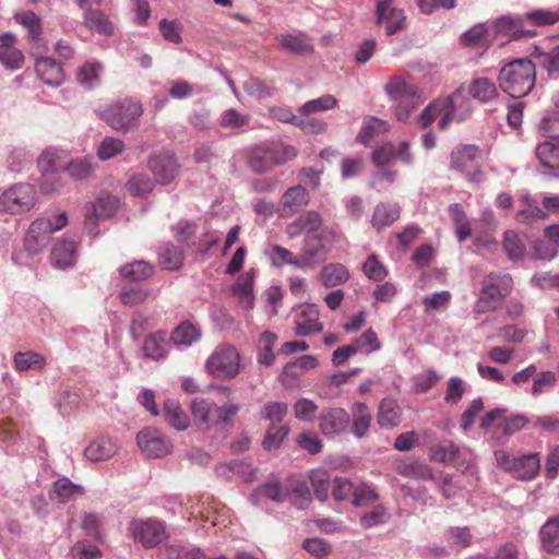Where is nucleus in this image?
<instances>
[{
	"instance_id": "nucleus-1",
	"label": "nucleus",
	"mask_w": 559,
	"mask_h": 559,
	"mask_svg": "<svg viewBox=\"0 0 559 559\" xmlns=\"http://www.w3.org/2000/svg\"><path fill=\"white\" fill-rule=\"evenodd\" d=\"M239 409L240 406L235 403L218 406L215 402L205 399H194L191 402L192 420L201 431H226L233 425V418Z\"/></svg>"
},
{
	"instance_id": "nucleus-2",
	"label": "nucleus",
	"mask_w": 559,
	"mask_h": 559,
	"mask_svg": "<svg viewBox=\"0 0 559 559\" xmlns=\"http://www.w3.org/2000/svg\"><path fill=\"white\" fill-rule=\"evenodd\" d=\"M499 85L513 98L526 96L536 81L535 64L528 59H515L500 70Z\"/></svg>"
},
{
	"instance_id": "nucleus-3",
	"label": "nucleus",
	"mask_w": 559,
	"mask_h": 559,
	"mask_svg": "<svg viewBox=\"0 0 559 559\" xmlns=\"http://www.w3.org/2000/svg\"><path fill=\"white\" fill-rule=\"evenodd\" d=\"M513 280L509 273L491 272L481 281L478 298L474 305L475 313L496 311L511 294Z\"/></svg>"
},
{
	"instance_id": "nucleus-4",
	"label": "nucleus",
	"mask_w": 559,
	"mask_h": 559,
	"mask_svg": "<svg viewBox=\"0 0 559 559\" xmlns=\"http://www.w3.org/2000/svg\"><path fill=\"white\" fill-rule=\"evenodd\" d=\"M297 155L295 146L275 141L253 146L248 155V164L254 173H265L295 159Z\"/></svg>"
},
{
	"instance_id": "nucleus-5",
	"label": "nucleus",
	"mask_w": 559,
	"mask_h": 559,
	"mask_svg": "<svg viewBox=\"0 0 559 559\" xmlns=\"http://www.w3.org/2000/svg\"><path fill=\"white\" fill-rule=\"evenodd\" d=\"M142 115L141 103L130 98L118 100L99 114L114 130L123 133L138 129Z\"/></svg>"
},
{
	"instance_id": "nucleus-6",
	"label": "nucleus",
	"mask_w": 559,
	"mask_h": 559,
	"mask_svg": "<svg viewBox=\"0 0 559 559\" xmlns=\"http://www.w3.org/2000/svg\"><path fill=\"white\" fill-rule=\"evenodd\" d=\"M240 354L234 345L221 344L207 357L204 368L218 380H233L240 373Z\"/></svg>"
},
{
	"instance_id": "nucleus-7",
	"label": "nucleus",
	"mask_w": 559,
	"mask_h": 559,
	"mask_svg": "<svg viewBox=\"0 0 559 559\" xmlns=\"http://www.w3.org/2000/svg\"><path fill=\"white\" fill-rule=\"evenodd\" d=\"M479 158L480 150L477 145L461 144L450 154V167L463 174L467 181L478 185L485 180V173L478 164Z\"/></svg>"
},
{
	"instance_id": "nucleus-8",
	"label": "nucleus",
	"mask_w": 559,
	"mask_h": 559,
	"mask_svg": "<svg viewBox=\"0 0 559 559\" xmlns=\"http://www.w3.org/2000/svg\"><path fill=\"white\" fill-rule=\"evenodd\" d=\"M37 202V194L29 183H16L0 195V213L19 215L31 211Z\"/></svg>"
},
{
	"instance_id": "nucleus-9",
	"label": "nucleus",
	"mask_w": 559,
	"mask_h": 559,
	"mask_svg": "<svg viewBox=\"0 0 559 559\" xmlns=\"http://www.w3.org/2000/svg\"><path fill=\"white\" fill-rule=\"evenodd\" d=\"M506 412L507 409L503 408H495L480 419V427L485 430L492 427L491 436L498 441L507 439L528 424V419L524 415L504 417Z\"/></svg>"
},
{
	"instance_id": "nucleus-10",
	"label": "nucleus",
	"mask_w": 559,
	"mask_h": 559,
	"mask_svg": "<svg viewBox=\"0 0 559 559\" xmlns=\"http://www.w3.org/2000/svg\"><path fill=\"white\" fill-rule=\"evenodd\" d=\"M495 457L499 466L511 472L519 479H533L540 469L538 453H530L519 457L512 456L507 451H495Z\"/></svg>"
},
{
	"instance_id": "nucleus-11",
	"label": "nucleus",
	"mask_w": 559,
	"mask_h": 559,
	"mask_svg": "<svg viewBox=\"0 0 559 559\" xmlns=\"http://www.w3.org/2000/svg\"><path fill=\"white\" fill-rule=\"evenodd\" d=\"M461 98L460 93H454L449 97L438 98L430 103L419 117L421 128H427L437 118H440L438 123L439 129L445 130L450 122L455 119V106Z\"/></svg>"
},
{
	"instance_id": "nucleus-12",
	"label": "nucleus",
	"mask_w": 559,
	"mask_h": 559,
	"mask_svg": "<svg viewBox=\"0 0 559 559\" xmlns=\"http://www.w3.org/2000/svg\"><path fill=\"white\" fill-rule=\"evenodd\" d=\"M129 531L134 540L145 547H154L166 538V530L163 523L156 520H133Z\"/></svg>"
},
{
	"instance_id": "nucleus-13",
	"label": "nucleus",
	"mask_w": 559,
	"mask_h": 559,
	"mask_svg": "<svg viewBox=\"0 0 559 559\" xmlns=\"http://www.w3.org/2000/svg\"><path fill=\"white\" fill-rule=\"evenodd\" d=\"M318 421L321 433L333 438L346 431L350 416L342 407H325L320 412Z\"/></svg>"
},
{
	"instance_id": "nucleus-14",
	"label": "nucleus",
	"mask_w": 559,
	"mask_h": 559,
	"mask_svg": "<svg viewBox=\"0 0 559 559\" xmlns=\"http://www.w3.org/2000/svg\"><path fill=\"white\" fill-rule=\"evenodd\" d=\"M119 207V200L114 195H100L95 203L86 207L85 229L95 237L97 235L96 221L111 217Z\"/></svg>"
},
{
	"instance_id": "nucleus-15",
	"label": "nucleus",
	"mask_w": 559,
	"mask_h": 559,
	"mask_svg": "<svg viewBox=\"0 0 559 559\" xmlns=\"http://www.w3.org/2000/svg\"><path fill=\"white\" fill-rule=\"evenodd\" d=\"M294 322L295 333L298 336L319 333L323 329L319 309L314 305L305 304L299 306L295 311Z\"/></svg>"
},
{
	"instance_id": "nucleus-16",
	"label": "nucleus",
	"mask_w": 559,
	"mask_h": 559,
	"mask_svg": "<svg viewBox=\"0 0 559 559\" xmlns=\"http://www.w3.org/2000/svg\"><path fill=\"white\" fill-rule=\"evenodd\" d=\"M52 234L51 219L48 217H40L35 219L26 234L25 247L29 252H37L45 248Z\"/></svg>"
},
{
	"instance_id": "nucleus-17",
	"label": "nucleus",
	"mask_w": 559,
	"mask_h": 559,
	"mask_svg": "<svg viewBox=\"0 0 559 559\" xmlns=\"http://www.w3.org/2000/svg\"><path fill=\"white\" fill-rule=\"evenodd\" d=\"M141 451L152 457H160L169 453L170 444L158 431L144 429L136 435Z\"/></svg>"
},
{
	"instance_id": "nucleus-18",
	"label": "nucleus",
	"mask_w": 559,
	"mask_h": 559,
	"mask_svg": "<svg viewBox=\"0 0 559 559\" xmlns=\"http://www.w3.org/2000/svg\"><path fill=\"white\" fill-rule=\"evenodd\" d=\"M309 202L307 189L300 185L288 188L282 195L278 212L282 217H288L300 211Z\"/></svg>"
},
{
	"instance_id": "nucleus-19",
	"label": "nucleus",
	"mask_w": 559,
	"mask_h": 559,
	"mask_svg": "<svg viewBox=\"0 0 559 559\" xmlns=\"http://www.w3.org/2000/svg\"><path fill=\"white\" fill-rule=\"evenodd\" d=\"M394 0L377 1V23H386V34H395L404 27L405 15L402 10L392 8Z\"/></svg>"
},
{
	"instance_id": "nucleus-20",
	"label": "nucleus",
	"mask_w": 559,
	"mask_h": 559,
	"mask_svg": "<svg viewBox=\"0 0 559 559\" xmlns=\"http://www.w3.org/2000/svg\"><path fill=\"white\" fill-rule=\"evenodd\" d=\"M280 49L294 55H310L313 52L312 39L304 32L278 34L275 37Z\"/></svg>"
},
{
	"instance_id": "nucleus-21",
	"label": "nucleus",
	"mask_w": 559,
	"mask_h": 559,
	"mask_svg": "<svg viewBox=\"0 0 559 559\" xmlns=\"http://www.w3.org/2000/svg\"><path fill=\"white\" fill-rule=\"evenodd\" d=\"M328 252L329 249L325 248L324 242L319 241L316 236H307L298 255L301 269L313 267L323 262Z\"/></svg>"
},
{
	"instance_id": "nucleus-22",
	"label": "nucleus",
	"mask_w": 559,
	"mask_h": 559,
	"mask_svg": "<svg viewBox=\"0 0 559 559\" xmlns=\"http://www.w3.org/2000/svg\"><path fill=\"white\" fill-rule=\"evenodd\" d=\"M148 168L159 183L167 185L175 179L178 164L174 156L168 154L154 155L148 159Z\"/></svg>"
},
{
	"instance_id": "nucleus-23",
	"label": "nucleus",
	"mask_w": 559,
	"mask_h": 559,
	"mask_svg": "<svg viewBox=\"0 0 559 559\" xmlns=\"http://www.w3.org/2000/svg\"><path fill=\"white\" fill-rule=\"evenodd\" d=\"M287 501L298 509H306L312 501L307 479L301 475H293L285 479Z\"/></svg>"
},
{
	"instance_id": "nucleus-24",
	"label": "nucleus",
	"mask_w": 559,
	"mask_h": 559,
	"mask_svg": "<svg viewBox=\"0 0 559 559\" xmlns=\"http://www.w3.org/2000/svg\"><path fill=\"white\" fill-rule=\"evenodd\" d=\"M168 338L166 331H156L147 334L142 344L143 357L154 361L162 360L168 355Z\"/></svg>"
},
{
	"instance_id": "nucleus-25",
	"label": "nucleus",
	"mask_w": 559,
	"mask_h": 559,
	"mask_svg": "<svg viewBox=\"0 0 559 559\" xmlns=\"http://www.w3.org/2000/svg\"><path fill=\"white\" fill-rule=\"evenodd\" d=\"M35 71L37 76L47 85L59 86L64 81L63 68L53 58H37L35 62Z\"/></svg>"
},
{
	"instance_id": "nucleus-26",
	"label": "nucleus",
	"mask_w": 559,
	"mask_h": 559,
	"mask_svg": "<svg viewBox=\"0 0 559 559\" xmlns=\"http://www.w3.org/2000/svg\"><path fill=\"white\" fill-rule=\"evenodd\" d=\"M321 225V215L316 211H308L286 226V234L290 239H295L302 233L311 234L319 230Z\"/></svg>"
},
{
	"instance_id": "nucleus-27",
	"label": "nucleus",
	"mask_w": 559,
	"mask_h": 559,
	"mask_svg": "<svg viewBox=\"0 0 559 559\" xmlns=\"http://www.w3.org/2000/svg\"><path fill=\"white\" fill-rule=\"evenodd\" d=\"M536 156L545 168L555 170L559 176V136L550 135V139L539 143Z\"/></svg>"
},
{
	"instance_id": "nucleus-28",
	"label": "nucleus",
	"mask_w": 559,
	"mask_h": 559,
	"mask_svg": "<svg viewBox=\"0 0 559 559\" xmlns=\"http://www.w3.org/2000/svg\"><path fill=\"white\" fill-rule=\"evenodd\" d=\"M386 94L394 100L420 99L419 90L400 76H393L385 85Z\"/></svg>"
},
{
	"instance_id": "nucleus-29",
	"label": "nucleus",
	"mask_w": 559,
	"mask_h": 559,
	"mask_svg": "<svg viewBox=\"0 0 559 559\" xmlns=\"http://www.w3.org/2000/svg\"><path fill=\"white\" fill-rule=\"evenodd\" d=\"M524 23H526L524 15L516 17L502 16L497 20L496 28L499 34L510 36L514 39L534 36L535 32L525 29Z\"/></svg>"
},
{
	"instance_id": "nucleus-30",
	"label": "nucleus",
	"mask_w": 559,
	"mask_h": 559,
	"mask_svg": "<svg viewBox=\"0 0 559 559\" xmlns=\"http://www.w3.org/2000/svg\"><path fill=\"white\" fill-rule=\"evenodd\" d=\"M372 423V415L369 407L361 402H356L352 406V432L358 439L368 435Z\"/></svg>"
},
{
	"instance_id": "nucleus-31",
	"label": "nucleus",
	"mask_w": 559,
	"mask_h": 559,
	"mask_svg": "<svg viewBox=\"0 0 559 559\" xmlns=\"http://www.w3.org/2000/svg\"><path fill=\"white\" fill-rule=\"evenodd\" d=\"M118 451L117 443L108 437H100L93 440L85 449L84 455L87 460L97 462L114 456Z\"/></svg>"
},
{
	"instance_id": "nucleus-32",
	"label": "nucleus",
	"mask_w": 559,
	"mask_h": 559,
	"mask_svg": "<svg viewBox=\"0 0 559 559\" xmlns=\"http://www.w3.org/2000/svg\"><path fill=\"white\" fill-rule=\"evenodd\" d=\"M13 44L14 37L11 34L0 37V62L9 69H20L23 66L24 56Z\"/></svg>"
},
{
	"instance_id": "nucleus-33",
	"label": "nucleus",
	"mask_w": 559,
	"mask_h": 559,
	"mask_svg": "<svg viewBox=\"0 0 559 559\" xmlns=\"http://www.w3.org/2000/svg\"><path fill=\"white\" fill-rule=\"evenodd\" d=\"M543 549L550 555H559V516L549 518L539 532Z\"/></svg>"
},
{
	"instance_id": "nucleus-34",
	"label": "nucleus",
	"mask_w": 559,
	"mask_h": 559,
	"mask_svg": "<svg viewBox=\"0 0 559 559\" xmlns=\"http://www.w3.org/2000/svg\"><path fill=\"white\" fill-rule=\"evenodd\" d=\"M76 258V242L73 239H62L51 251V262L58 267L71 266Z\"/></svg>"
},
{
	"instance_id": "nucleus-35",
	"label": "nucleus",
	"mask_w": 559,
	"mask_h": 559,
	"mask_svg": "<svg viewBox=\"0 0 559 559\" xmlns=\"http://www.w3.org/2000/svg\"><path fill=\"white\" fill-rule=\"evenodd\" d=\"M253 281L254 273L252 271H248L238 277L231 288L234 295L239 298L246 309H251L253 307Z\"/></svg>"
},
{
	"instance_id": "nucleus-36",
	"label": "nucleus",
	"mask_w": 559,
	"mask_h": 559,
	"mask_svg": "<svg viewBox=\"0 0 559 559\" xmlns=\"http://www.w3.org/2000/svg\"><path fill=\"white\" fill-rule=\"evenodd\" d=\"M83 495V489L81 486L73 484L68 478H60L56 480L52 485V488L49 492V497L51 500H56L59 503H66L71 499L80 497Z\"/></svg>"
},
{
	"instance_id": "nucleus-37",
	"label": "nucleus",
	"mask_w": 559,
	"mask_h": 559,
	"mask_svg": "<svg viewBox=\"0 0 559 559\" xmlns=\"http://www.w3.org/2000/svg\"><path fill=\"white\" fill-rule=\"evenodd\" d=\"M183 251L173 243H166L158 250V263L165 270L178 271L183 264Z\"/></svg>"
},
{
	"instance_id": "nucleus-38",
	"label": "nucleus",
	"mask_w": 559,
	"mask_h": 559,
	"mask_svg": "<svg viewBox=\"0 0 559 559\" xmlns=\"http://www.w3.org/2000/svg\"><path fill=\"white\" fill-rule=\"evenodd\" d=\"M165 420L177 430H186L190 420L178 401L168 399L164 403Z\"/></svg>"
},
{
	"instance_id": "nucleus-39",
	"label": "nucleus",
	"mask_w": 559,
	"mask_h": 559,
	"mask_svg": "<svg viewBox=\"0 0 559 559\" xmlns=\"http://www.w3.org/2000/svg\"><path fill=\"white\" fill-rule=\"evenodd\" d=\"M400 217V206L391 203H380L376 206L371 225L377 229L381 230L384 227L390 226Z\"/></svg>"
},
{
	"instance_id": "nucleus-40",
	"label": "nucleus",
	"mask_w": 559,
	"mask_h": 559,
	"mask_svg": "<svg viewBox=\"0 0 559 559\" xmlns=\"http://www.w3.org/2000/svg\"><path fill=\"white\" fill-rule=\"evenodd\" d=\"M83 23L90 31L100 35L111 36L114 33V24L99 10H87L84 14Z\"/></svg>"
},
{
	"instance_id": "nucleus-41",
	"label": "nucleus",
	"mask_w": 559,
	"mask_h": 559,
	"mask_svg": "<svg viewBox=\"0 0 559 559\" xmlns=\"http://www.w3.org/2000/svg\"><path fill=\"white\" fill-rule=\"evenodd\" d=\"M390 127L386 121L376 117H368L364 120L361 129L357 135V141L368 145L374 138L386 133Z\"/></svg>"
},
{
	"instance_id": "nucleus-42",
	"label": "nucleus",
	"mask_w": 559,
	"mask_h": 559,
	"mask_svg": "<svg viewBox=\"0 0 559 559\" xmlns=\"http://www.w3.org/2000/svg\"><path fill=\"white\" fill-rule=\"evenodd\" d=\"M14 20L17 24L22 25L27 31L29 40L36 44L41 43V22L33 11L19 12L14 15Z\"/></svg>"
},
{
	"instance_id": "nucleus-43",
	"label": "nucleus",
	"mask_w": 559,
	"mask_h": 559,
	"mask_svg": "<svg viewBox=\"0 0 559 559\" xmlns=\"http://www.w3.org/2000/svg\"><path fill=\"white\" fill-rule=\"evenodd\" d=\"M377 420L383 428H393L400 424L401 408L394 400L384 399L380 402Z\"/></svg>"
},
{
	"instance_id": "nucleus-44",
	"label": "nucleus",
	"mask_w": 559,
	"mask_h": 559,
	"mask_svg": "<svg viewBox=\"0 0 559 559\" xmlns=\"http://www.w3.org/2000/svg\"><path fill=\"white\" fill-rule=\"evenodd\" d=\"M119 272L123 278L130 282H140L153 275L154 266L144 260H139L121 266Z\"/></svg>"
},
{
	"instance_id": "nucleus-45",
	"label": "nucleus",
	"mask_w": 559,
	"mask_h": 559,
	"mask_svg": "<svg viewBox=\"0 0 559 559\" xmlns=\"http://www.w3.org/2000/svg\"><path fill=\"white\" fill-rule=\"evenodd\" d=\"M349 277L347 267L341 263H331L322 267L320 278L325 287L345 283Z\"/></svg>"
},
{
	"instance_id": "nucleus-46",
	"label": "nucleus",
	"mask_w": 559,
	"mask_h": 559,
	"mask_svg": "<svg viewBox=\"0 0 559 559\" xmlns=\"http://www.w3.org/2000/svg\"><path fill=\"white\" fill-rule=\"evenodd\" d=\"M201 337V331L190 321L181 322L173 332L171 341L177 345L190 346Z\"/></svg>"
},
{
	"instance_id": "nucleus-47",
	"label": "nucleus",
	"mask_w": 559,
	"mask_h": 559,
	"mask_svg": "<svg viewBox=\"0 0 559 559\" xmlns=\"http://www.w3.org/2000/svg\"><path fill=\"white\" fill-rule=\"evenodd\" d=\"M103 64L98 61H86L76 71V81L88 88L99 84Z\"/></svg>"
},
{
	"instance_id": "nucleus-48",
	"label": "nucleus",
	"mask_w": 559,
	"mask_h": 559,
	"mask_svg": "<svg viewBox=\"0 0 559 559\" xmlns=\"http://www.w3.org/2000/svg\"><path fill=\"white\" fill-rule=\"evenodd\" d=\"M13 364L17 371L41 370L46 365V359L36 352H19L13 357Z\"/></svg>"
},
{
	"instance_id": "nucleus-49",
	"label": "nucleus",
	"mask_w": 559,
	"mask_h": 559,
	"mask_svg": "<svg viewBox=\"0 0 559 559\" xmlns=\"http://www.w3.org/2000/svg\"><path fill=\"white\" fill-rule=\"evenodd\" d=\"M271 263L275 267H282L284 265H293L297 269H301L299 258L296 257L290 250L274 245L266 250Z\"/></svg>"
},
{
	"instance_id": "nucleus-50",
	"label": "nucleus",
	"mask_w": 559,
	"mask_h": 559,
	"mask_svg": "<svg viewBox=\"0 0 559 559\" xmlns=\"http://www.w3.org/2000/svg\"><path fill=\"white\" fill-rule=\"evenodd\" d=\"M527 24L533 26H549L559 21V8L551 9H534L524 14Z\"/></svg>"
},
{
	"instance_id": "nucleus-51",
	"label": "nucleus",
	"mask_w": 559,
	"mask_h": 559,
	"mask_svg": "<svg viewBox=\"0 0 559 559\" xmlns=\"http://www.w3.org/2000/svg\"><path fill=\"white\" fill-rule=\"evenodd\" d=\"M449 211L452 215L459 241L467 240L472 235V228L462 205L459 203L451 204Z\"/></svg>"
},
{
	"instance_id": "nucleus-52",
	"label": "nucleus",
	"mask_w": 559,
	"mask_h": 559,
	"mask_svg": "<svg viewBox=\"0 0 559 559\" xmlns=\"http://www.w3.org/2000/svg\"><path fill=\"white\" fill-rule=\"evenodd\" d=\"M460 449L450 440H444L430 449V460L443 464H451L456 459Z\"/></svg>"
},
{
	"instance_id": "nucleus-53",
	"label": "nucleus",
	"mask_w": 559,
	"mask_h": 559,
	"mask_svg": "<svg viewBox=\"0 0 559 559\" xmlns=\"http://www.w3.org/2000/svg\"><path fill=\"white\" fill-rule=\"evenodd\" d=\"M468 93L473 98L483 103L489 102L498 95L496 85L486 78L473 81L468 87Z\"/></svg>"
},
{
	"instance_id": "nucleus-54",
	"label": "nucleus",
	"mask_w": 559,
	"mask_h": 559,
	"mask_svg": "<svg viewBox=\"0 0 559 559\" xmlns=\"http://www.w3.org/2000/svg\"><path fill=\"white\" fill-rule=\"evenodd\" d=\"M288 406L283 402H267L260 412L259 417L261 420L269 421L270 425H278L287 415Z\"/></svg>"
},
{
	"instance_id": "nucleus-55",
	"label": "nucleus",
	"mask_w": 559,
	"mask_h": 559,
	"mask_svg": "<svg viewBox=\"0 0 559 559\" xmlns=\"http://www.w3.org/2000/svg\"><path fill=\"white\" fill-rule=\"evenodd\" d=\"M397 474L415 479H432V471L420 462L401 463L396 466Z\"/></svg>"
},
{
	"instance_id": "nucleus-56",
	"label": "nucleus",
	"mask_w": 559,
	"mask_h": 559,
	"mask_svg": "<svg viewBox=\"0 0 559 559\" xmlns=\"http://www.w3.org/2000/svg\"><path fill=\"white\" fill-rule=\"evenodd\" d=\"M288 432L287 425H270L262 442L263 448L269 451L280 448Z\"/></svg>"
},
{
	"instance_id": "nucleus-57",
	"label": "nucleus",
	"mask_w": 559,
	"mask_h": 559,
	"mask_svg": "<svg viewBox=\"0 0 559 559\" xmlns=\"http://www.w3.org/2000/svg\"><path fill=\"white\" fill-rule=\"evenodd\" d=\"M124 147L123 141L114 136H106L97 147V156L100 160H108L120 155Z\"/></svg>"
},
{
	"instance_id": "nucleus-58",
	"label": "nucleus",
	"mask_w": 559,
	"mask_h": 559,
	"mask_svg": "<svg viewBox=\"0 0 559 559\" xmlns=\"http://www.w3.org/2000/svg\"><path fill=\"white\" fill-rule=\"evenodd\" d=\"M309 479L314 490L316 497L325 501L330 489V476L324 469H313L309 474Z\"/></svg>"
},
{
	"instance_id": "nucleus-59",
	"label": "nucleus",
	"mask_w": 559,
	"mask_h": 559,
	"mask_svg": "<svg viewBox=\"0 0 559 559\" xmlns=\"http://www.w3.org/2000/svg\"><path fill=\"white\" fill-rule=\"evenodd\" d=\"M126 187L132 195H145L153 190L154 182L145 174H135L130 177Z\"/></svg>"
},
{
	"instance_id": "nucleus-60",
	"label": "nucleus",
	"mask_w": 559,
	"mask_h": 559,
	"mask_svg": "<svg viewBox=\"0 0 559 559\" xmlns=\"http://www.w3.org/2000/svg\"><path fill=\"white\" fill-rule=\"evenodd\" d=\"M293 408L298 420L310 423L316 418L319 407L312 400L300 397L295 402Z\"/></svg>"
},
{
	"instance_id": "nucleus-61",
	"label": "nucleus",
	"mask_w": 559,
	"mask_h": 559,
	"mask_svg": "<svg viewBox=\"0 0 559 559\" xmlns=\"http://www.w3.org/2000/svg\"><path fill=\"white\" fill-rule=\"evenodd\" d=\"M503 249L508 257L513 261H518L524 255V245L520 240L518 234L512 230L504 233Z\"/></svg>"
},
{
	"instance_id": "nucleus-62",
	"label": "nucleus",
	"mask_w": 559,
	"mask_h": 559,
	"mask_svg": "<svg viewBox=\"0 0 559 559\" xmlns=\"http://www.w3.org/2000/svg\"><path fill=\"white\" fill-rule=\"evenodd\" d=\"M243 90L248 95L258 99L271 97L274 88L258 78H250L243 83Z\"/></svg>"
},
{
	"instance_id": "nucleus-63",
	"label": "nucleus",
	"mask_w": 559,
	"mask_h": 559,
	"mask_svg": "<svg viewBox=\"0 0 559 559\" xmlns=\"http://www.w3.org/2000/svg\"><path fill=\"white\" fill-rule=\"evenodd\" d=\"M362 272L368 278L376 282L384 280L388 275L385 266L378 260L376 254H370L367 258L362 264Z\"/></svg>"
},
{
	"instance_id": "nucleus-64",
	"label": "nucleus",
	"mask_w": 559,
	"mask_h": 559,
	"mask_svg": "<svg viewBox=\"0 0 559 559\" xmlns=\"http://www.w3.org/2000/svg\"><path fill=\"white\" fill-rule=\"evenodd\" d=\"M537 59L540 67L550 75L559 73V46L551 48L549 51L540 52Z\"/></svg>"
}]
</instances>
